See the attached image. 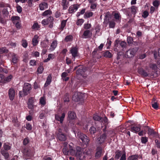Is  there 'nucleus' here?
<instances>
[{
  "label": "nucleus",
  "mask_w": 160,
  "mask_h": 160,
  "mask_svg": "<svg viewBox=\"0 0 160 160\" xmlns=\"http://www.w3.org/2000/svg\"><path fill=\"white\" fill-rule=\"evenodd\" d=\"M31 85L28 83H25L23 87V91H20L19 92V97H22L27 95L30 93L31 90Z\"/></svg>",
  "instance_id": "1"
},
{
  "label": "nucleus",
  "mask_w": 160,
  "mask_h": 160,
  "mask_svg": "<svg viewBox=\"0 0 160 160\" xmlns=\"http://www.w3.org/2000/svg\"><path fill=\"white\" fill-rule=\"evenodd\" d=\"M11 20L15 25L18 29L21 28L22 25L20 18L18 16H13L11 18Z\"/></svg>",
  "instance_id": "2"
},
{
  "label": "nucleus",
  "mask_w": 160,
  "mask_h": 160,
  "mask_svg": "<svg viewBox=\"0 0 160 160\" xmlns=\"http://www.w3.org/2000/svg\"><path fill=\"white\" fill-rule=\"evenodd\" d=\"M57 138L59 140L62 141H65L67 139L66 135L62 133V130L59 128L58 132L56 133Z\"/></svg>",
  "instance_id": "3"
},
{
  "label": "nucleus",
  "mask_w": 160,
  "mask_h": 160,
  "mask_svg": "<svg viewBox=\"0 0 160 160\" xmlns=\"http://www.w3.org/2000/svg\"><path fill=\"white\" fill-rule=\"evenodd\" d=\"M137 50L138 49L136 48L129 49L126 52L125 57L128 58H131L133 57Z\"/></svg>",
  "instance_id": "4"
},
{
  "label": "nucleus",
  "mask_w": 160,
  "mask_h": 160,
  "mask_svg": "<svg viewBox=\"0 0 160 160\" xmlns=\"http://www.w3.org/2000/svg\"><path fill=\"white\" fill-rule=\"evenodd\" d=\"M82 96V94L80 92H76L72 96V100L75 102L82 101L83 100Z\"/></svg>",
  "instance_id": "5"
},
{
  "label": "nucleus",
  "mask_w": 160,
  "mask_h": 160,
  "mask_svg": "<svg viewBox=\"0 0 160 160\" xmlns=\"http://www.w3.org/2000/svg\"><path fill=\"white\" fill-rule=\"evenodd\" d=\"M65 117V113L64 112H58L55 115V119L61 123H62Z\"/></svg>",
  "instance_id": "6"
},
{
  "label": "nucleus",
  "mask_w": 160,
  "mask_h": 160,
  "mask_svg": "<svg viewBox=\"0 0 160 160\" xmlns=\"http://www.w3.org/2000/svg\"><path fill=\"white\" fill-rule=\"evenodd\" d=\"M70 52L72 56V59L74 61L75 58L78 56V49L76 47H72L70 49Z\"/></svg>",
  "instance_id": "7"
},
{
  "label": "nucleus",
  "mask_w": 160,
  "mask_h": 160,
  "mask_svg": "<svg viewBox=\"0 0 160 160\" xmlns=\"http://www.w3.org/2000/svg\"><path fill=\"white\" fill-rule=\"evenodd\" d=\"M81 149L80 147H77L76 148L77 151L75 155L77 159L82 160L83 159L84 156H83L82 152L81 151Z\"/></svg>",
  "instance_id": "8"
},
{
  "label": "nucleus",
  "mask_w": 160,
  "mask_h": 160,
  "mask_svg": "<svg viewBox=\"0 0 160 160\" xmlns=\"http://www.w3.org/2000/svg\"><path fill=\"white\" fill-rule=\"evenodd\" d=\"M102 148L101 146L97 147L96 149V152L95 155V157L96 158H98L101 156L102 152Z\"/></svg>",
  "instance_id": "9"
},
{
  "label": "nucleus",
  "mask_w": 160,
  "mask_h": 160,
  "mask_svg": "<svg viewBox=\"0 0 160 160\" xmlns=\"http://www.w3.org/2000/svg\"><path fill=\"white\" fill-rule=\"evenodd\" d=\"M8 94L10 100L11 101L13 100L15 94L14 89L13 88H10L8 90Z\"/></svg>",
  "instance_id": "10"
},
{
  "label": "nucleus",
  "mask_w": 160,
  "mask_h": 160,
  "mask_svg": "<svg viewBox=\"0 0 160 160\" xmlns=\"http://www.w3.org/2000/svg\"><path fill=\"white\" fill-rule=\"evenodd\" d=\"M107 134L106 132L100 135V137L98 138V140L100 144L103 143L106 139Z\"/></svg>",
  "instance_id": "11"
},
{
  "label": "nucleus",
  "mask_w": 160,
  "mask_h": 160,
  "mask_svg": "<svg viewBox=\"0 0 160 160\" xmlns=\"http://www.w3.org/2000/svg\"><path fill=\"white\" fill-rule=\"evenodd\" d=\"M86 69L85 68L83 67H80L79 69H78L77 71V74L78 75H80L84 77V73L86 71Z\"/></svg>",
  "instance_id": "12"
},
{
  "label": "nucleus",
  "mask_w": 160,
  "mask_h": 160,
  "mask_svg": "<svg viewBox=\"0 0 160 160\" xmlns=\"http://www.w3.org/2000/svg\"><path fill=\"white\" fill-rule=\"evenodd\" d=\"M78 8V4H74L70 6L68 9L69 13H72L76 11Z\"/></svg>",
  "instance_id": "13"
},
{
  "label": "nucleus",
  "mask_w": 160,
  "mask_h": 160,
  "mask_svg": "<svg viewBox=\"0 0 160 160\" xmlns=\"http://www.w3.org/2000/svg\"><path fill=\"white\" fill-rule=\"evenodd\" d=\"M142 157L138 154L130 156L127 158V160H137L138 159L142 158Z\"/></svg>",
  "instance_id": "14"
},
{
  "label": "nucleus",
  "mask_w": 160,
  "mask_h": 160,
  "mask_svg": "<svg viewBox=\"0 0 160 160\" xmlns=\"http://www.w3.org/2000/svg\"><path fill=\"white\" fill-rule=\"evenodd\" d=\"M131 131L136 133L139 132L141 130V128L139 126L137 125L132 126L130 127Z\"/></svg>",
  "instance_id": "15"
},
{
  "label": "nucleus",
  "mask_w": 160,
  "mask_h": 160,
  "mask_svg": "<svg viewBox=\"0 0 160 160\" xmlns=\"http://www.w3.org/2000/svg\"><path fill=\"white\" fill-rule=\"evenodd\" d=\"M57 44V41L56 40L53 41L51 44L49 50L52 51L54 50L56 48Z\"/></svg>",
  "instance_id": "16"
},
{
  "label": "nucleus",
  "mask_w": 160,
  "mask_h": 160,
  "mask_svg": "<svg viewBox=\"0 0 160 160\" xmlns=\"http://www.w3.org/2000/svg\"><path fill=\"white\" fill-rule=\"evenodd\" d=\"M92 35V33L90 32V30H86L84 32L83 34V38H89Z\"/></svg>",
  "instance_id": "17"
},
{
  "label": "nucleus",
  "mask_w": 160,
  "mask_h": 160,
  "mask_svg": "<svg viewBox=\"0 0 160 160\" xmlns=\"http://www.w3.org/2000/svg\"><path fill=\"white\" fill-rule=\"evenodd\" d=\"M68 2H67V0H62L61 2V5L63 7V9L64 10L66 9L68 7Z\"/></svg>",
  "instance_id": "18"
},
{
  "label": "nucleus",
  "mask_w": 160,
  "mask_h": 160,
  "mask_svg": "<svg viewBox=\"0 0 160 160\" xmlns=\"http://www.w3.org/2000/svg\"><path fill=\"white\" fill-rule=\"evenodd\" d=\"M39 7L40 10H43L44 9L48 8V4L46 2H43L39 4Z\"/></svg>",
  "instance_id": "19"
},
{
  "label": "nucleus",
  "mask_w": 160,
  "mask_h": 160,
  "mask_svg": "<svg viewBox=\"0 0 160 160\" xmlns=\"http://www.w3.org/2000/svg\"><path fill=\"white\" fill-rule=\"evenodd\" d=\"M68 118L70 119H73L76 117V115L75 113L73 111H70L68 113Z\"/></svg>",
  "instance_id": "20"
},
{
  "label": "nucleus",
  "mask_w": 160,
  "mask_h": 160,
  "mask_svg": "<svg viewBox=\"0 0 160 160\" xmlns=\"http://www.w3.org/2000/svg\"><path fill=\"white\" fill-rule=\"evenodd\" d=\"M38 36L37 35L34 36L32 40V43L33 46H36L38 44Z\"/></svg>",
  "instance_id": "21"
},
{
  "label": "nucleus",
  "mask_w": 160,
  "mask_h": 160,
  "mask_svg": "<svg viewBox=\"0 0 160 160\" xmlns=\"http://www.w3.org/2000/svg\"><path fill=\"white\" fill-rule=\"evenodd\" d=\"M138 73L143 77H147L148 75L147 73L142 68L139 69L138 70Z\"/></svg>",
  "instance_id": "22"
},
{
  "label": "nucleus",
  "mask_w": 160,
  "mask_h": 160,
  "mask_svg": "<svg viewBox=\"0 0 160 160\" xmlns=\"http://www.w3.org/2000/svg\"><path fill=\"white\" fill-rule=\"evenodd\" d=\"M76 136L79 139H80L82 140L83 138H84V137H85V134L81 132H78L77 134L75 133Z\"/></svg>",
  "instance_id": "23"
},
{
  "label": "nucleus",
  "mask_w": 160,
  "mask_h": 160,
  "mask_svg": "<svg viewBox=\"0 0 160 160\" xmlns=\"http://www.w3.org/2000/svg\"><path fill=\"white\" fill-rule=\"evenodd\" d=\"M49 42L48 40V39H46L44 40L41 42V45L43 48H46L48 46V44Z\"/></svg>",
  "instance_id": "24"
},
{
  "label": "nucleus",
  "mask_w": 160,
  "mask_h": 160,
  "mask_svg": "<svg viewBox=\"0 0 160 160\" xmlns=\"http://www.w3.org/2000/svg\"><path fill=\"white\" fill-rule=\"evenodd\" d=\"M52 80V76L51 75H49L47 78V80L46 83L44 84V87H46L49 85L51 82Z\"/></svg>",
  "instance_id": "25"
},
{
  "label": "nucleus",
  "mask_w": 160,
  "mask_h": 160,
  "mask_svg": "<svg viewBox=\"0 0 160 160\" xmlns=\"http://www.w3.org/2000/svg\"><path fill=\"white\" fill-rule=\"evenodd\" d=\"M147 133L149 135H150L153 136H156L157 135V134L155 131H154V129L151 128L149 129Z\"/></svg>",
  "instance_id": "26"
},
{
  "label": "nucleus",
  "mask_w": 160,
  "mask_h": 160,
  "mask_svg": "<svg viewBox=\"0 0 160 160\" xmlns=\"http://www.w3.org/2000/svg\"><path fill=\"white\" fill-rule=\"evenodd\" d=\"M12 78V76L11 75H10L7 77L5 78L3 81V83H6L10 81Z\"/></svg>",
  "instance_id": "27"
},
{
  "label": "nucleus",
  "mask_w": 160,
  "mask_h": 160,
  "mask_svg": "<svg viewBox=\"0 0 160 160\" xmlns=\"http://www.w3.org/2000/svg\"><path fill=\"white\" fill-rule=\"evenodd\" d=\"M114 158L116 160H118L122 155V152L121 151H118L115 153Z\"/></svg>",
  "instance_id": "28"
},
{
  "label": "nucleus",
  "mask_w": 160,
  "mask_h": 160,
  "mask_svg": "<svg viewBox=\"0 0 160 160\" xmlns=\"http://www.w3.org/2000/svg\"><path fill=\"white\" fill-rule=\"evenodd\" d=\"M81 140L85 144L87 145L89 143V139L86 135H85L84 138H83Z\"/></svg>",
  "instance_id": "29"
},
{
  "label": "nucleus",
  "mask_w": 160,
  "mask_h": 160,
  "mask_svg": "<svg viewBox=\"0 0 160 160\" xmlns=\"http://www.w3.org/2000/svg\"><path fill=\"white\" fill-rule=\"evenodd\" d=\"M50 16L47 19H44L42 21V24L44 26L47 25L49 23Z\"/></svg>",
  "instance_id": "30"
},
{
  "label": "nucleus",
  "mask_w": 160,
  "mask_h": 160,
  "mask_svg": "<svg viewBox=\"0 0 160 160\" xmlns=\"http://www.w3.org/2000/svg\"><path fill=\"white\" fill-rule=\"evenodd\" d=\"M97 131V129L96 128L93 126L91 127L89 129V132L91 134H94Z\"/></svg>",
  "instance_id": "31"
},
{
  "label": "nucleus",
  "mask_w": 160,
  "mask_h": 160,
  "mask_svg": "<svg viewBox=\"0 0 160 160\" xmlns=\"http://www.w3.org/2000/svg\"><path fill=\"white\" fill-rule=\"evenodd\" d=\"M53 18L52 17L50 16L49 19V24L48 27L51 28H52L53 27Z\"/></svg>",
  "instance_id": "32"
},
{
  "label": "nucleus",
  "mask_w": 160,
  "mask_h": 160,
  "mask_svg": "<svg viewBox=\"0 0 160 160\" xmlns=\"http://www.w3.org/2000/svg\"><path fill=\"white\" fill-rule=\"evenodd\" d=\"M54 56L53 54H50L48 56V58L44 61V62H47L49 61L51 59H53L54 58Z\"/></svg>",
  "instance_id": "33"
},
{
  "label": "nucleus",
  "mask_w": 160,
  "mask_h": 160,
  "mask_svg": "<svg viewBox=\"0 0 160 160\" xmlns=\"http://www.w3.org/2000/svg\"><path fill=\"white\" fill-rule=\"evenodd\" d=\"M18 60V57L14 54H13L12 56V61L14 63H17Z\"/></svg>",
  "instance_id": "34"
},
{
  "label": "nucleus",
  "mask_w": 160,
  "mask_h": 160,
  "mask_svg": "<svg viewBox=\"0 0 160 160\" xmlns=\"http://www.w3.org/2000/svg\"><path fill=\"white\" fill-rule=\"evenodd\" d=\"M52 12L49 10H47L44 12L42 14V15L45 16H49L52 14Z\"/></svg>",
  "instance_id": "35"
},
{
  "label": "nucleus",
  "mask_w": 160,
  "mask_h": 160,
  "mask_svg": "<svg viewBox=\"0 0 160 160\" xmlns=\"http://www.w3.org/2000/svg\"><path fill=\"white\" fill-rule=\"evenodd\" d=\"M93 15V13L92 12H85L84 15V17L85 18H88L92 17Z\"/></svg>",
  "instance_id": "36"
},
{
  "label": "nucleus",
  "mask_w": 160,
  "mask_h": 160,
  "mask_svg": "<svg viewBox=\"0 0 160 160\" xmlns=\"http://www.w3.org/2000/svg\"><path fill=\"white\" fill-rule=\"evenodd\" d=\"M67 20H63L62 21L61 23V26L60 28V29L62 30L65 27L66 22Z\"/></svg>",
  "instance_id": "37"
},
{
  "label": "nucleus",
  "mask_w": 160,
  "mask_h": 160,
  "mask_svg": "<svg viewBox=\"0 0 160 160\" xmlns=\"http://www.w3.org/2000/svg\"><path fill=\"white\" fill-rule=\"evenodd\" d=\"M93 119L95 121H102V118L100 117L98 115H95L93 117Z\"/></svg>",
  "instance_id": "38"
},
{
  "label": "nucleus",
  "mask_w": 160,
  "mask_h": 160,
  "mask_svg": "<svg viewBox=\"0 0 160 160\" xmlns=\"http://www.w3.org/2000/svg\"><path fill=\"white\" fill-rule=\"evenodd\" d=\"M103 55L105 57L109 58H111L112 56L111 53L108 51L105 52L103 54Z\"/></svg>",
  "instance_id": "39"
},
{
  "label": "nucleus",
  "mask_w": 160,
  "mask_h": 160,
  "mask_svg": "<svg viewBox=\"0 0 160 160\" xmlns=\"http://www.w3.org/2000/svg\"><path fill=\"white\" fill-rule=\"evenodd\" d=\"M97 5V4L96 2L90 4V8L92 11L94 10L96 8Z\"/></svg>",
  "instance_id": "40"
},
{
  "label": "nucleus",
  "mask_w": 160,
  "mask_h": 160,
  "mask_svg": "<svg viewBox=\"0 0 160 160\" xmlns=\"http://www.w3.org/2000/svg\"><path fill=\"white\" fill-rule=\"evenodd\" d=\"M141 140L142 143L145 144L148 141V138L146 137H142L141 138Z\"/></svg>",
  "instance_id": "41"
},
{
  "label": "nucleus",
  "mask_w": 160,
  "mask_h": 160,
  "mask_svg": "<svg viewBox=\"0 0 160 160\" xmlns=\"http://www.w3.org/2000/svg\"><path fill=\"white\" fill-rule=\"evenodd\" d=\"M39 102L41 104L44 105L46 104L45 98L44 97H41L40 99Z\"/></svg>",
  "instance_id": "42"
},
{
  "label": "nucleus",
  "mask_w": 160,
  "mask_h": 160,
  "mask_svg": "<svg viewBox=\"0 0 160 160\" xmlns=\"http://www.w3.org/2000/svg\"><path fill=\"white\" fill-rule=\"evenodd\" d=\"M22 152L24 154V155H27V156H29V151L28 149L24 148L23 149L22 151Z\"/></svg>",
  "instance_id": "43"
},
{
  "label": "nucleus",
  "mask_w": 160,
  "mask_h": 160,
  "mask_svg": "<svg viewBox=\"0 0 160 160\" xmlns=\"http://www.w3.org/2000/svg\"><path fill=\"white\" fill-rule=\"evenodd\" d=\"M69 150H68V148H64L62 149L63 153L65 155H68L69 154Z\"/></svg>",
  "instance_id": "44"
},
{
  "label": "nucleus",
  "mask_w": 160,
  "mask_h": 160,
  "mask_svg": "<svg viewBox=\"0 0 160 160\" xmlns=\"http://www.w3.org/2000/svg\"><path fill=\"white\" fill-rule=\"evenodd\" d=\"M2 154L5 157V159H7L8 158L9 153L6 151H2L1 152Z\"/></svg>",
  "instance_id": "45"
},
{
  "label": "nucleus",
  "mask_w": 160,
  "mask_h": 160,
  "mask_svg": "<svg viewBox=\"0 0 160 160\" xmlns=\"http://www.w3.org/2000/svg\"><path fill=\"white\" fill-rule=\"evenodd\" d=\"M25 128L28 130H31L32 129V125L29 122L26 123Z\"/></svg>",
  "instance_id": "46"
},
{
  "label": "nucleus",
  "mask_w": 160,
  "mask_h": 160,
  "mask_svg": "<svg viewBox=\"0 0 160 160\" xmlns=\"http://www.w3.org/2000/svg\"><path fill=\"white\" fill-rule=\"evenodd\" d=\"M39 28V25L37 22L34 23L32 26V28L35 30H38Z\"/></svg>",
  "instance_id": "47"
},
{
  "label": "nucleus",
  "mask_w": 160,
  "mask_h": 160,
  "mask_svg": "<svg viewBox=\"0 0 160 160\" xmlns=\"http://www.w3.org/2000/svg\"><path fill=\"white\" fill-rule=\"evenodd\" d=\"M136 7L135 6H132L131 8V11L132 14H135L136 12Z\"/></svg>",
  "instance_id": "48"
},
{
  "label": "nucleus",
  "mask_w": 160,
  "mask_h": 160,
  "mask_svg": "<svg viewBox=\"0 0 160 160\" xmlns=\"http://www.w3.org/2000/svg\"><path fill=\"white\" fill-rule=\"evenodd\" d=\"M29 142V140L28 137L24 138L23 141V145L25 146L27 145Z\"/></svg>",
  "instance_id": "49"
},
{
  "label": "nucleus",
  "mask_w": 160,
  "mask_h": 160,
  "mask_svg": "<svg viewBox=\"0 0 160 160\" xmlns=\"http://www.w3.org/2000/svg\"><path fill=\"white\" fill-rule=\"evenodd\" d=\"M44 68L42 66H39L37 69V71L39 74H41L42 73Z\"/></svg>",
  "instance_id": "50"
},
{
  "label": "nucleus",
  "mask_w": 160,
  "mask_h": 160,
  "mask_svg": "<svg viewBox=\"0 0 160 160\" xmlns=\"http://www.w3.org/2000/svg\"><path fill=\"white\" fill-rule=\"evenodd\" d=\"M84 20L82 19H79L78 20L77 22V24L78 25H81L83 23Z\"/></svg>",
  "instance_id": "51"
},
{
  "label": "nucleus",
  "mask_w": 160,
  "mask_h": 160,
  "mask_svg": "<svg viewBox=\"0 0 160 160\" xmlns=\"http://www.w3.org/2000/svg\"><path fill=\"white\" fill-rule=\"evenodd\" d=\"M115 24V23L113 21H110L109 22V27L110 28H114Z\"/></svg>",
  "instance_id": "52"
},
{
  "label": "nucleus",
  "mask_w": 160,
  "mask_h": 160,
  "mask_svg": "<svg viewBox=\"0 0 160 160\" xmlns=\"http://www.w3.org/2000/svg\"><path fill=\"white\" fill-rule=\"evenodd\" d=\"M8 50L5 47H3L0 49V53L8 52Z\"/></svg>",
  "instance_id": "53"
},
{
  "label": "nucleus",
  "mask_w": 160,
  "mask_h": 160,
  "mask_svg": "<svg viewBox=\"0 0 160 160\" xmlns=\"http://www.w3.org/2000/svg\"><path fill=\"white\" fill-rule=\"evenodd\" d=\"M156 147L159 148H160V140L156 139L155 141Z\"/></svg>",
  "instance_id": "54"
},
{
  "label": "nucleus",
  "mask_w": 160,
  "mask_h": 160,
  "mask_svg": "<svg viewBox=\"0 0 160 160\" xmlns=\"http://www.w3.org/2000/svg\"><path fill=\"white\" fill-rule=\"evenodd\" d=\"M72 37L71 36L69 35L67 36L65 39V41L66 42H68L72 40Z\"/></svg>",
  "instance_id": "55"
},
{
  "label": "nucleus",
  "mask_w": 160,
  "mask_h": 160,
  "mask_svg": "<svg viewBox=\"0 0 160 160\" xmlns=\"http://www.w3.org/2000/svg\"><path fill=\"white\" fill-rule=\"evenodd\" d=\"M22 46L25 48H26L28 46L27 41L25 40H22Z\"/></svg>",
  "instance_id": "56"
},
{
  "label": "nucleus",
  "mask_w": 160,
  "mask_h": 160,
  "mask_svg": "<svg viewBox=\"0 0 160 160\" xmlns=\"http://www.w3.org/2000/svg\"><path fill=\"white\" fill-rule=\"evenodd\" d=\"M133 40L132 38L131 37H128L127 39V42L128 44H131L132 43Z\"/></svg>",
  "instance_id": "57"
},
{
  "label": "nucleus",
  "mask_w": 160,
  "mask_h": 160,
  "mask_svg": "<svg viewBox=\"0 0 160 160\" xmlns=\"http://www.w3.org/2000/svg\"><path fill=\"white\" fill-rule=\"evenodd\" d=\"M120 42L119 40H115L114 44V46L116 48L118 47L120 45Z\"/></svg>",
  "instance_id": "58"
},
{
  "label": "nucleus",
  "mask_w": 160,
  "mask_h": 160,
  "mask_svg": "<svg viewBox=\"0 0 160 160\" xmlns=\"http://www.w3.org/2000/svg\"><path fill=\"white\" fill-rule=\"evenodd\" d=\"M152 107L154 109H159L158 108V105L157 102H154L153 103H152Z\"/></svg>",
  "instance_id": "59"
},
{
  "label": "nucleus",
  "mask_w": 160,
  "mask_h": 160,
  "mask_svg": "<svg viewBox=\"0 0 160 160\" xmlns=\"http://www.w3.org/2000/svg\"><path fill=\"white\" fill-rule=\"evenodd\" d=\"M85 11V9H83L80 12H78L77 14V16L79 17L81 14H82L84 13Z\"/></svg>",
  "instance_id": "60"
},
{
  "label": "nucleus",
  "mask_w": 160,
  "mask_h": 160,
  "mask_svg": "<svg viewBox=\"0 0 160 160\" xmlns=\"http://www.w3.org/2000/svg\"><path fill=\"white\" fill-rule=\"evenodd\" d=\"M64 99V102H69V100L68 94H66L65 95V97Z\"/></svg>",
  "instance_id": "61"
},
{
  "label": "nucleus",
  "mask_w": 160,
  "mask_h": 160,
  "mask_svg": "<svg viewBox=\"0 0 160 160\" xmlns=\"http://www.w3.org/2000/svg\"><path fill=\"white\" fill-rule=\"evenodd\" d=\"M148 15V11H144L142 15V16L145 18H146V17H147Z\"/></svg>",
  "instance_id": "62"
},
{
  "label": "nucleus",
  "mask_w": 160,
  "mask_h": 160,
  "mask_svg": "<svg viewBox=\"0 0 160 160\" xmlns=\"http://www.w3.org/2000/svg\"><path fill=\"white\" fill-rule=\"evenodd\" d=\"M91 25L90 24H85L84 25V28L85 29H88L90 28Z\"/></svg>",
  "instance_id": "63"
},
{
  "label": "nucleus",
  "mask_w": 160,
  "mask_h": 160,
  "mask_svg": "<svg viewBox=\"0 0 160 160\" xmlns=\"http://www.w3.org/2000/svg\"><path fill=\"white\" fill-rule=\"evenodd\" d=\"M126 153L125 152L123 153L121 156V158L119 160H126Z\"/></svg>",
  "instance_id": "64"
}]
</instances>
